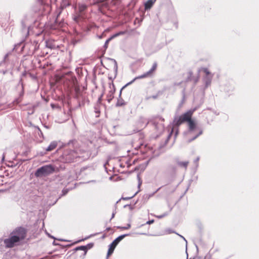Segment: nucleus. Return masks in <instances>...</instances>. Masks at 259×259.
Returning a JSON list of instances; mask_svg holds the SVG:
<instances>
[{
	"label": "nucleus",
	"instance_id": "2",
	"mask_svg": "<svg viewBox=\"0 0 259 259\" xmlns=\"http://www.w3.org/2000/svg\"><path fill=\"white\" fill-rule=\"evenodd\" d=\"M55 170V168L51 165H47L38 168L35 175L37 177L46 176L52 173Z\"/></svg>",
	"mask_w": 259,
	"mask_h": 259
},
{
	"label": "nucleus",
	"instance_id": "31",
	"mask_svg": "<svg viewBox=\"0 0 259 259\" xmlns=\"http://www.w3.org/2000/svg\"><path fill=\"white\" fill-rule=\"evenodd\" d=\"M136 80V79H134L133 81H132V82H133V81H134V80Z\"/></svg>",
	"mask_w": 259,
	"mask_h": 259
},
{
	"label": "nucleus",
	"instance_id": "9",
	"mask_svg": "<svg viewBox=\"0 0 259 259\" xmlns=\"http://www.w3.org/2000/svg\"><path fill=\"white\" fill-rule=\"evenodd\" d=\"M156 0H148L145 4V7L146 9H148L151 8V7L152 6L153 4L155 3Z\"/></svg>",
	"mask_w": 259,
	"mask_h": 259
},
{
	"label": "nucleus",
	"instance_id": "12",
	"mask_svg": "<svg viewBox=\"0 0 259 259\" xmlns=\"http://www.w3.org/2000/svg\"><path fill=\"white\" fill-rule=\"evenodd\" d=\"M128 234H124V235H122L121 236H119V237H118L117 238H116L115 239V242H118L119 243L120 241H121L125 237L128 236Z\"/></svg>",
	"mask_w": 259,
	"mask_h": 259
},
{
	"label": "nucleus",
	"instance_id": "30",
	"mask_svg": "<svg viewBox=\"0 0 259 259\" xmlns=\"http://www.w3.org/2000/svg\"><path fill=\"white\" fill-rule=\"evenodd\" d=\"M171 132H172V131ZM171 133H172V132H171V133H170V134H169V137H170V135H171Z\"/></svg>",
	"mask_w": 259,
	"mask_h": 259
},
{
	"label": "nucleus",
	"instance_id": "17",
	"mask_svg": "<svg viewBox=\"0 0 259 259\" xmlns=\"http://www.w3.org/2000/svg\"><path fill=\"white\" fill-rule=\"evenodd\" d=\"M86 248H87L86 246H81L77 247L76 248V250H85Z\"/></svg>",
	"mask_w": 259,
	"mask_h": 259
},
{
	"label": "nucleus",
	"instance_id": "7",
	"mask_svg": "<svg viewBox=\"0 0 259 259\" xmlns=\"http://www.w3.org/2000/svg\"><path fill=\"white\" fill-rule=\"evenodd\" d=\"M118 244V242L115 243V240L110 245L109 248L107 252V257L109 256L113 252L115 247Z\"/></svg>",
	"mask_w": 259,
	"mask_h": 259
},
{
	"label": "nucleus",
	"instance_id": "15",
	"mask_svg": "<svg viewBox=\"0 0 259 259\" xmlns=\"http://www.w3.org/2000/svg\"><path fill=\"white\" fill-rule=\"evenodd\" d=\"M75 152L74 151L71 152V155L70 156H69L68 158H66V160L68 161H71L73 159V158L75 157L74 155Z\"/></svg>",
	"mask_w": 259,
	"mask_h": 259
},
{
	"label": "nucleus",
	"instance_id": "20",
	"mask_svg": "<svg viewBox=\"0 0 259 259\" xmlns=\"http://www.w3.org/2000/svg\"><path fill=\"white\" fill-rule=\"evenodd\" d=\"M153 222H154V220H152L147 222L146 224L150 225V224L153 223Z\"/></svg>",
	"mask_w": 259,
	"mask_h": 259
},
{
	"label": "nucleus",
	"instance_id": "23",
	"mask_svg": "<svg viewBox=\"0 0 259 259\" xmlns=\"http://www.w3.org/2000/svg\"><path fill=\"white\" fill-rule=\"evenodd\" d=\"M110 97H111V98H112V95L113 94V92L112 91H111L110 92Z\"/></svg>",
	"mask_w": 259,
	"mask_h": 259
},
{
	"label": "nucleus",
	"instance_id": "8",
	"mask_svg": "<svg viewBox=\"0 0 259 259\" xmlns=\"http://www.w3.org/2000/svg\"><path fill=\"white\" fill-rule=\"evenodd\" d=\"M57 143L56 141L52 142L49 147L46 149V150L48 151H51L54 150L57 146Z\"/></svg>",
	"mask_w": 259,
	"mask_h": 259
},
{
	"label": "nucleus",
	"instance_id": "5",
	"mask_svg": "<svg viewBox=\"0 0 259 259\" xmlns=\"http://www.w3.org/2000/svg\"><path fill=\"white\" fill-rule=\"evenodd\" d=\"M156 68H157V63H154L153 64L152 68L149 71L146 72L145 73L143 74L142 75H140L139 76L136 77L135 78V79L143 78H145V77L150 76L155 71V70L156 69Z\"/></svg>",
	"mask_w": 259,
	"mask_h": 259
},
{
	"label": "nucleus",
	"instance_id": "10",
	"mask_svg": "<svg viewBox=\"0 0 259 259\" xmlns=\"http://www.w3.org/2000/svg\"><path fill=\"white\" fill-rule=\"evenodd\" d=\"M87 8V6L84 4H79L78 10L80 13H82Z\"/></svg>",
	"mask_w": 259,
	"mask_h": 259
},
{
	"label": "nucleus",
	"instance_id": "13",
	"mask_svg": "<svg viewBox=\"0 0 259 259\" xmlns=\"http://www.w3.org/2000/svg\"><path fill=\"white\" fill-rule=\"evenodd\" d=\"M189 162L188 161H180L178 163V165L180 166L186 168Z\"/></svg>",
	"mask_w": 259,
	"mask_h": 259
},
{
	"label": "nucleus",
	"instance_id": "3",
	"mask_svg": "<svg viewBox=\"0 0 259 259\" xmlns=\"http://www.w3.org/2000/svg\"><path fill=\"white\" fill-rule=\"evenodd\" d=\"M10 234L12 236H14L18 241H20L25 238L26 231L24 228L20 227L16 229Z\"/></svg>",
	"mask_w": 259,
	"mask_h": 259
},
{
	"label": "nucleus",
	"instance_id": "21",
	"mask_svg": "<svg viewBox=\"0 0 259 259\" xmlns=\"http://www.w3.org/2000/svg\"><path fill=\"white\" fill-rule=\"evenodd\" d=\"M164 128V126H163V124H160V128L161 130H162Z\"/></svg>",
	"mask_w": 259,
	"mask_h": 259
},
{
	"label": "nucleus",
	"instance_id": "22",
	"mask_svg": "<svg viewBox=\"0 0 259 259\" xmlns=\"http://www.w3.org/2000/svg\"><path fill=\"white\" fill-rule=\"evenodd\" d=\"M199 160V157H197V158L196 159V160L194 161V162H195V163L197 164V163H198V162Z\"/></svg>",
	"mask_w": 259,
	"mask_h": 259
},
{
	"label": "nucleus",
	"instance_id": "14",
	"mask_svg": "<svg viewBox=\"0 0 259 259\" xmlns=\"http://www.w3.org/2000/svg\"><path fill=\"white\" fill-rule=\"evenodd\" d=\"M100 103H101V98H99L98 101V103H97V105L95 107V111L96 113H100V110H99V109L98 107V104H100Z\"/></svg>",
	"mask_w": 259,
	"mask_h": 259
},
{
	"label": "nucleus",
	"instance_id": "19",
	"mask_svg": "<svg viewBox=\"0 0 259 259\" xmlns=\"http://www.w3.org/2000/svg\"><path fill=\"white\" fill-rule=\"evenodd\" d=\"M111 38H110L108 39L106 41L105 44V46L106 47H107V46L108 45V44L109 41L111 39Z\"/></svg>",
	"mask_w": 259,
	"mask_h": 259
},
{
	"label": "nucleus",
	"instance_id": "27",
	"mask_svg": "<svg viewBox=\"0 0 259 259\" xmlns=\"http://www.w3.org/2000/svg\"><path fill=\"white\" fill-rule=\"evenodd\" d=\"M4 159H5V155H3V158H2V160L4 161Z\"/></svg>",
	"mask_w": 259,
	"mask_h": 259
},
{
	"label": "nucleus",
	"instance_id": "6",
	"mask_svg": "<svg viewBox=\"0 0 259 259\" xmlns=\"http://www.w3.org/2000/svg\"><path fill=\"white\" fill-rule=\"evenodd\" d=\"M203 70L206 75L205 83L206 85L208 86L210 84L211 80L213 75L210 74V73L209 72L207 68H204Z\"/></svg>",
	"mask_w": 259,
	"mask_h": 259
},
{
	"label": "nucleus",
	"instance_id": "25",
	"mask_svg": "<svg viewBox=\"0 0 259 259\" xmlns=\"http://www.w3.org/2000/svg\"><path fill=\"white\" fill-rule=\"evenodd\" d=\"M136 194H136H135L133 196H131V197L124 198V199H127L132 198H133V197H134Z\"/></svg>",
	"mask_w": 259,
	"mask_h": 259
},
{
	"label": "nucleus",
	"instance_id": "11",
	"mask_svg": "<svg viewBox=\"0 0 259 259\" xmlns=\"http://www.w3.org/2000/svg\"><path fill=\"white\" fill-rule=\"evenodd\" d=\"M140 121L141 122L143 123V124L141 126V127L142 128L146 127V126L147 125L148 123L147 120L145 118H141Z\"/></svg>",
	"mask_w": 259,
	"mask_h": 259
},
{
	"label": "nucleus",
	"instance_id": "29",
	"mask_svg": "<svg viewBox=\"0 0 259 259\" xmlns=\"http://www.w3.org/2000/svg\"><path fill=\"white\" fill-rule=\"evenodd\" d=\"M118 34H115L114 36H117V35H118Z\"/></svg>",
	"mask_w": 259,
	"mask_h": 259
},
{
	"label": "nucleus",
	"instance_id": "24",
	"mask_svg": "<svg viewBox=\"0 0 259 259\" xmlns=\"http://www.w3.org/2000/svg\"><path fill=\"white\" fill-rule=\"evenodd\" d=\"M158 119L159 121H161V122H163L164 121V119L161 117L160 118H158Z\"/></svg>",
	"mask_w": 259,
	"mask_h": 259
},
{
	"label": "nucleus",
	"instance_id": "28",
	"mask_svg": "<svg viewBox=\"0 0 259 259\" xmlns=\"http://www.w3.org/2000/svg\"><path fill=\"white\" fill-rule=\"evenodd\" d=\"M114 213H112V218H111V219L113 218H114Z\"/></svg>",
	"mask_w": 259,
	"mask_h": 259
},
{
	"label": "nucleus",
	"instance_id": "18",
	"mask_svg": "<svg viewBox=\"0 0 259 259\" xmlns=\"http://www.w3.org/2000/svg\"><path fill=\"white\" fill-rule=\"evenodd\" d=\"M166 215V213H164L162 215H156L155 217H157V218L158 219H161L164 217H165Z\"/></svg>",
	"mask_w": 259,
	"mask_h": 259
},
{
	"label": "nucleus",
	"instance_id": "4",
	"mask_svg": "<svg viewBox=\"0 0 259 259\" xmlns=\"http://www.w3.org/2000/svg\"><path fill=\"white\" fill-rule=\"evenodd\" d=\"M19 241L14 236L10 234V237L4 240V244L6 247L11 248L14 247Z\"/></svg>",
	"mask_w": 259,
	"mask_h": 259
},
{
	"label": "nucleus",
	"instance_id": "16",
	"mask_svg": "<svg viewBox=\"0 0 259 259\" xmlns=\"http://www.w3.org/2000/svg\"><path fill=\"white\" fill-rule=\"evenodd\" d=\"M131 224H127L126 225V226H125V227H119V228L121 229L126 230V229H130L131 228Z\"/></svg>",
	"mask_w": 259,
	"mask_h": 259
},
{
	"label": "nucleus",
	"instance_id": "32",
	"mask_svg": "<svg viewBox=\"0 0 259 259\" xmlns=\"http://www.w3.org/2000/svg\"><path fill=\"white\" fill-rule=\"evenodd\" d=\"M181 237H182V236H181ZM183 238H184V240H185L186 241L185 238H184L183 237Z\"/></svg>",
	"mask_w": 259,
	"mask_h": 259
},
{
	"label": "nucleus",
	"instance_id": "26",
	"mask_svg": "<svg viewBox=\"0 0 259 259\" xmlns=\"http://www.w3.org/2000/svg\"><path fill=\"white\" fill-rule=\"evenodd\" d=\"M15 103H16V104H18L19 103V101L16 100V101H14Z\"/></svg>",
	"mask_w": 259,
	"mask_h": 259
},
{
	"label": "nucleus",
	"instance_id": "1",
	"mask_svg": "<svg viewBox=\"0 0 259 259\" xmlns=\"http://www.w3.org/2000/svg\"><path fill=\"white\" fill-rule=\"evenodd\" d=\"M192 114V113L191 111L187 112L179 117L178 119H176L174 121L177 125H179L184 121L188 122L189 126L188 134L189 135L195 134L192 139L189 140V142L195 139L202 133L200 128L197 126L196 122L191 119Z\"/></svg>",
	"mask_w": 259,
	"mask_h": 259
}]
</instances>
